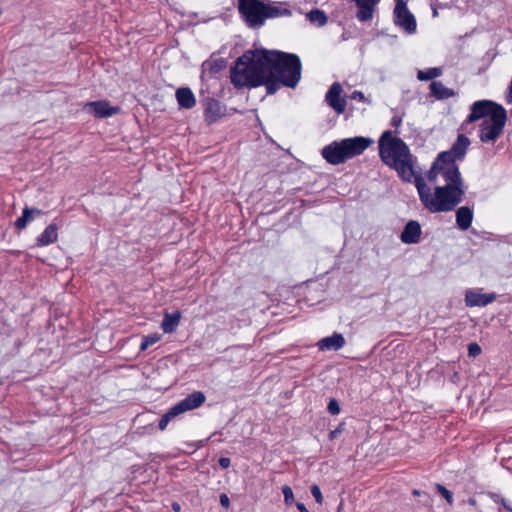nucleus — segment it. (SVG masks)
Wrapping results in <instances>:
<instances>
[{
    "label": "nucleus",
    "instance_id": "nucleus-45",
    "mask_svg": "<svg viewBox=\"0 0 512 512\" xmlns=\"http://www.w3.org/2000/svg\"><path fill=\"white\" fill-rule=\"evenodd\" d=\"M413 494H414V495H416V496H418V495H420V491H418V490H414V491H413Z\"/></svg>",
    "mask_w": 512,
    "mask_h": 512
},
{
    "label": "nucleus",
    "instance_id": "nucleus-1",
    "mask_svg": "<svg viewBox=\"0 0 512 512\" xmlns=\"http://www.w3.org/2000/svg\"><path fill=\"white\" fill-rule=\"evenodd\" d=\"M469 145V138L460 134L449 151L438 155L427 175L434 191L423 179H416L419 198L431 213L452 211L463 201L466 186L455 161L464 158Z\"/></svg>",
    "mask_w": 512,
    "mask_h": 512
},
{
    "label": "nucleus",
    "instance_id": "nucleus-19",
    "mask_svg": "<svg viewBox=\"0 0 512 512\" xmlns=\"http://www.w3.org/2000/svg\"><path fill=\"white\" fill-rule=\"evenodd\" d=\"M456 224L462 231L471 227L473 221V210L467 206H461L456 210Z\"/></svg>",
    "mask_w": 512,
    "mask_h": 512
},
{
    "label": "nucleus",
    "instance_id": "nucleus-28",
    "mask_svg": "<svg viewBox=\"0 0 512 512\" xmlns=\"http://www.w3.org/2000/svg\"><path fill=\"white\" fill-rule=\"evenodd\" d=\"M160 338H161L160 335L157 333L150 334V335L144 337L141 342L140 349L142 351L146 350L151 345L157 343L160 340Z\"/></svg>",
    "mask_w": 512,
    "mask_h": 512
},
{
    "label": "nucleus",
    "instance_id": "nucleus-8",
    "mask_svg": "<svg viewBox=\"0 0 512 512\" xmlns=\"http://www.w3.org/2000/svg\"><path fill=\"white\" fill-rule=\"evenodd\" d=\"M498 108H503L501 105L490 100H479L472 104L471 112L467 117V122L473 123L480 119H487L497 112Z\"/></svg>",
    "mask_w": 512,
    "mask_h": 512
},
{
    "label": "nucleus",
    "instance_id": "nucleus-42",
    "mask_svg": "<svg viewBox=\"0 0 512 512\" xmlns=\"http://www.w3.org/2000/svg\"><path fill=\"white\" fill-rule=\"evenodd\" d=\"M392 123H393V125L398 126V125H400L401 120H400V119L393 118V119H392Z\"/></svg>",
    "mask_w": 512,
    "mask_h": 512
},
{
    "label": "nucleus",
    "instance_id": "nucleus-2",
    "mask_svg": "<svg viewBox=\"0 0 512 512\" xmlns=\"http://www.w3.org/2000/svg\"><path fill=\"white\" fill-rule=\"evenodd\" d=\"M267 73V93H275L282 85L290 88L297 86L301 78V61L295 54L265 50Z\"/></svg>",
    "mask_w": 512,
    "mask_h": 512
},
{
    "label": "nucleus",
    "instance_id": "nucleus-7",
    "mask_svg": "<svg viewBox=\"0 0 512 512\" xmlns=\"http://www.w3.org/2000/svg\"><path fill=\"white\" fill-rule=\"evenodd\" d=\"M394 22L408 34L416 31V20L413 14L408 10L404 0H396L394 9Z\"/></svg>",
    "mask_w": 512,
    "mask_h": 512
},
{
    "label": "nucleus",
    "instance_id": "nucleus-11",
    "mask_svg": "<svg viewBox=\"0 0 512 512\" xmlns=\"http://www.w3.org/2000/svg\"><path fill=\"white\" fill-rule=\"evenodd\" d=\"M84 110L97 118H106L120 112L119 106H111L108 101H94L85 104Z\"/></svg>",
    "mask_w": 512,
    "mask_h": 512
},
{
    "label": "nucleus",
    "instance_id": "nucleus-24",
    "mask_svg": "<svg viewBox=\"0 0 512 512\" xmlns=\"http://www.w3.org/2000/svg\"><path fill=\"white\" fill-rule=\"evenodd\" d=\"M41 214H42V211L37 208L25 207L23 209L22 216L16 220L15 226L19 229H24L27 226V223L32 219L33 215H41Z\"/></svg>",
    "mask_w": 512,
    "mask_h": 512
},
{
    "label": "nucleus",
    "instance_id": "nucleus-4",
    "mask_svg": "<svg viewBox=\"0 0 512 512\" xmlns=\"http://www.w3.org/2000/svg\"><path fill=\"white\" fill-rule=\"evenodd\" d=\"M379 156L384 164L393 168L404 181L414 177L413 157L406 143L392 135L391 131L382 133L379 139Z\"/></svg>",
    "mask_w": 512,
    "mask_h": 512
},
{
    "label": "nucleus",
    "instance_id": "nucleus-31",
    "mask_svg": "<svg viewBox=\"0 0 512 512\" xmlns=\"http://www.w3.org/2000/svg\"><path fill=\"white\" fill-rule=\"evenodd\" d=\"M327 410L332 415H337L340 412V406L336 399H331L329 401Z\"/></svg>",
    "mask_w": 512,
    "mask_h": 512
},
{
    "label": "nucleus",
    "instance_id": "nucleus-18",
    "mask_svg": "<svg viewBox=\"0 0 512 512\" xmlns=\"http://www.w3.org/2000/svg\"><path fill=\"white\" fill-rule=\"evenodd\" d=\"M178 105L183 109H191L196 105V99L192 90L188 87H181L175 93Z\"/></svg>",
    "mask_w": 512,
    "mask_h": 512
},
{
    "label": "nucleus",
    "instance_id": "nucleus-39",
    "mask_svg": "<svg viewBox=\"0 0 512 512\" xmlns=\"http://www.w3.org/2000/svg\"><path fill=\"white\" fill-rule=\"evenodd\" d=\"M490 497L495 503H501V499H504L501 495L496 493L490 494Z\"/></svg>",
    "mask_w": 512,
    "mask_h": 512
},
{
    "label": "nucleus",
    "instance_id": "nucleus-41",
    "mask_svg": "<svg viewBox=\"0 0 512 512\" xmlns=\"http://www.w3.org/2000/svg\"><path fill=\"white\" fill-rule=\"evenodd\" d=\"M296 506L300 512H309L303 503H297Z\"/></svg>",
    "mask_w": 512,
    "mask_h": 512
},
{
    "label": "nucleus",
    "instance_id": "nucleus-22",
    "mask_svg": "<svg viewBox=\"0 0 512 512\" xmlns=\"http://www.w3.org/2000/svg\"><path fill=\"white\" fill-rule=\"evenodd\" d=\"M58 228L55 224L48 225L45 230L38 236L37 244L39 246H47L57 241Z\"/></svg>",
    "mask_w": 512,
    "mask_h": 512
},
{
    "label": "nucleus",
    "instance_id": "nucleus-32",
    "mask_svg": "<svg viewBox=\"0 0 512 512\" xmlns=\"http://www.w3.org/2000/svg\"><path fill=\"white\" fill-rule=\"evenodd\" d=\"M481 353V347L473 342L468 345V355L470 357H477Z\"/></svg>",
    "mask_w": 512,
    "mask_h": 512
},
{
    "label": "nucleus",
    "instance_id": "nucleus-33",
    "mask_svg": "<svg viewBox=\"0 0 512 512\" xmlns=\"http://www.w3.org/2000/svg\"><path fill=\"white\" fill-rule=\"evenodd\" d=\"M311 494L315 498V500L318 504H322L323 496H322L321 490L318 485L311 486Z\"/></svg>",
    "mask_w": 512,
    "mask_h": 512
},
{
    "label": "nucleus",
    "instance_id": "nucleus-43",
    "mask_svg": "<svg viewBox=\"0 0 512 512\" xmlns=\"http://www.w3.org/2000/svg\"><path fill=\"white\" fill-rule=\"evenodd\" d=\"M468 503L472 506H475L476 505V500L474 498H469L468 499Z\"/></svg>",
    "mask_w": 512,
    "mask_h": 512
},
{
    "label": "nucleus",
    "instance_id": "nucleus-35",
    "mask_svg": "<svg viewBox=\"0 0 512 512\" xmlns=\"http://www.w3.org/2000/svg\"><path fill=\"white\" fill-rule=\"evenodd\" d=\"M342 431H343V426L339 425L335 430H332L329 433V439L330 440L336 439L342 433Z\"/></svg>",
    "mask_w": 512,
    "mask_h": 512
},
{
    "label": "nucleus",
    "instance_id": "nucleus-37",
    "mask_svg": "<svg viewBox=\"0 0 512 512\" xmlns=\"http://www.w3.org/2000/svg\"><path fill=\"white\" fill-rule=\"evenodd\" d=\"M218 462L222 469H227L231 464L230 459L227 457H221Z\"/></svg>",
    "mask_w": 512,
    "mask_h": 512
},
{
    "label": "nucleus",
    "instance_id": "nucleus-26",
    "mask_svg": "<svg viewBox=\"0 0 512 512\" xmlns=\"http://www.w3.org/2000/svg\"><path fill=\"white\" fill-rule=\"evenodd\" d=\"M442 75V69L439 67H432L427 70H419L417 73V79L420 81H428L438 78Z\"/></svg>",
    "mask_w": 512,
    "mask_h": 512
},
{
    "label": "nucleus",
    "instance_id": "nucleus-12",
    "mask_svg": "<svg viewBox=\"0 0 512 512\" xmlns=\"http://www.w3.org/2000/svg\"><path fill=\"white\" fill-rule=\"evenodd\" d=\"M342 147V140L334 141L322 149L321 155L330 164L338 165L344 163L347 161V158Z\"/></svg>",
    "mask_w": 512,
    "mask_h": 512
},
{
    "label": "nucleus",
    "instance_id": "nucleus-36",
    "mask_svg": "<svg viewBox=\"0 0 512 512\" xmlns=\"http://www.w3.org/2000/svg\"><path fill=\"white\" fill-rule=\"evenodd\" d=\"M219 500H220V504L224 508H229V506H230V499H229V497L225 493L220 494Z\"/></svg>",
    "mask_w": 512,
    "mask_h": 512
},
{
    "label": "nucleus",
    "instance_id": "nucleus-9",
    "mask_svg": "<svg viewBox=\"0 0 512 512\" xmlns=\"http://www.w3.org/2000/svg\"><path fill=\"white\" fill-rule=\"evenodd\" d=\"M372 144L373 140L371 138L362 136L342 140V148H344L347 160L361 155Z\"/></svg>",
    "mask_w": 512,
    "mask_h": 512
},
{
    "label": "nucleus",
    "instance_id": "nucleus-3",
    "mask_svg": "<svg viewBox=\"0 0 512 512\" xmlns=\"http://www.w3.org/2000/svg\"><path fill=\"white\" fill-rule=\"evenodd\" d=\"M265 60V50L245 52L231 68L230 78L233 85L237 88L261 85L267 87V73L270 72L266 70Z\"/></svg>",
    "mask_w": 512,
    "mask_h": 512
},
{
    "label": "nucleus",
    "instance_id": "nucleus-44",
    "mask_svg": "<svg viewBox=\"0 0 512 512\" xmlns=\"http://www.w3.org/2000/svg\"><path fill=\"white\" fill-rule=\"evenodd\" d=\"M172 507H173V509L175 511H179L180 510V505L178 503H173Z\"/></svg>",
    "mask_w": 512,
    "mask_h": 512
},
{
    "label": "nucleus",
    "instance_id": "nucleus-25",
    "mask_svg": "<svg viewBox=\"0 0 512 512\" xmlns=\"http://www.w3.org/2000/svg\"><path fill=\"white\" fill-rule=\"evenodd\" d=\"M306 18L313 24L321 27L327 23L326 14L319 9H313L306 14Z\"/></svg>",
    "mask_w": 512,
    "mask_h": 512
},
{
    "label": "nucleus",
    "instance_id": "nucleus-21",
    "mask_svg": "<svg viewBox=\"0 0 512 512\" xmlns=\"http://www.w3.org/2000/svg\"><path fill=\"white\" fill-rule=\"evenodd\" d=\"M429 88L430 95L437 100H445L456 95V92L453 89L446 87L440 81H432Z\"/></svg>",
    "mask_w": 512,
    "mask_h": 512
},
{
    "label": "nucleus",
    "instance_id": "nucleus-27",
    "mask_svg": "<svg viewBox=\"0 0 512 512\" xmlns=\"http://www.w3.org/2000/svg\"><path fill=\"white\" fill-rule=\"evenodd\" d=\"M179 416L178 412L172 406L160 419L159 421V429L161 431L165 430L169 424V422Z\"/></svg>",
    "mask_w": 512,
    "mask_h": 512
},
{
    "label": "nucleus",
    "instance_id": "nucleus-20",
    "mask_svg": "<svg viewBox=\"0 0 512 512\" xmlns=\"http://www.w3.org/2000/svg\"><path fill=\"white\" fill-rule=\"evenodd\" d=\"M345 345V339L342 334L334 333L330 337H325L318 342L321 351L339 350Z\"/></svg>",
    "mask_w": 512,
    "mask_h": 512
},
{
    "label": "nucleus",
    "instance_id": "nucleus-34",
    "mask_svg": "<svg viewBox=\"0 0 512 512\" xmlns=\"http://www.w3.org/2000/svg\"><path fill=\"white\" fill-rule=\"evenodd\" d=\"M209 66H210V71L213 73H216V72L220 71L222 68H224L225 64H224V61L217 60V61L209 63Z\"/></svg>",
    "mask_w": 512,
    "mask_h": 512
},
{
    "label": "nucleus",
    "instance_id": "nucleus-10",
    "mask_svg": "<svg viewBox=\"0 0 512 512\" xmlns=\"http://www.w3.org/2000/svg\"><path fill=\"white\" fill-rule=\"evenodd\" d=\"M342 93V85L335 82L331 85L325 96V101L337 114L344 113L346 109V99L342 96Z\"/></svg>",
    "mask_w": 512,
    "mask_h": 512
},
{
    "label": "nucleus",
    "instance_id": "nucleus-30",
    "mask_svg": "<svg viewBox=\"0 0 512 512\" xmlns=\"http://www.w3.org/2000/svg\"><path fill=\"white\" fill-rule=\"evenodd\" d=\"M282 493H283V496H284V501L286 504H291L294 500V495H293V491L291 489L290 486H283L282 487Z\"/></svg>",
    "mask_w": 512,
    "mask_h": 512
},
{
    "label": "nucleus",
    "instance_id": "nucleus-40",
    "mask_svg": "<svg viewBox=\"0 0 512 512\" xmlns=\"http://www.w3.org/2000/svg\"><path fill=\"white\" fill-rule=\"evenodd\" d=\"M501 504L506 510L512 512V506L510 505L509 501L506 499H501Z\"/></svg>",
    "mask_w": 512,
    "mask_h": 512
},
{
    "label": "nucleus",
    "instance_id": "nucleus-14",
    "mask_svg": "<svg viewBox=\"0 0 512 512\" xmlns=\"http://www.w3.org/2000/svg\"><path fill=\"white\" fill-rule=\"evenodd\" d=\"M496 299L494 293H481L480 291L470 290L466 292L465 303L468 307H481L492 303Z\"/></svg>",
    "mask_w": 512,
    "mask_h": 512
},
{
    "label": "nucleus",
    "instance_id": "nucleus-17",
    "mask_svg": "<svg viewBox=\"0 0 512 512\" xmlns=\"http://www.w3.org/2000/svg\"><path fill=\"white\" fill-rule=\"evenodd\" d=\"M358 8L357 18L360 21L372 19L374 7L379 0H353Z\"/></svg>",
    "mask_w": 512,
    "mask_h": 512
},
{
    "label": "nucleus",
    "instance_id": "nucleus-29",
    "mask_svg": "<svg viewBox=\"0 0 512 512\" xmlns=\"http://www.w3.org/2000/svg\"><path fill=\"white\" fill-rule=\"evenodd\" d=\"M436 488L438 492L447 500V502L451 505L453 503V495L447 490L443 485L437 484Z\"/></svg>",
    "mask_w": 512,
    "mask_h": 512
},
{
    "label": "nucleus",
    "instance_id": "nucleus-16",
    "mask_svg": "<svg viewBox=\"0 0 512 512\" xmlns=\"http://www.w3.org/2000/svg\"><path fill=\"white\" fill-rule=\"evenodd\" d=\"M422 229L417 221H409L403 231L401 232L400 239L405 244H416L420 240Z\"/></svg>",
    "mask_w": 512,
    "mask_h": 512
},
{
    "label": "nucleus",
    "instance_id": "nucleus-6",
    "mask_svg": "<svg viewBox=\"0 0 512 512\" xmlns=\"http://www.w3.org/2000/svg\"><path fill=\"white\" fill-rule=\"evenodd\" d=\"M506 119V110L498 108L492 117L483 120L479 131L480 140L484 143L495 142L503 132Z\"/></svg>",
    "mask_w": 512,
    "mask_h": 512
},
{
    "label": "nucleus",
    "instance_id": "nucleus-5",
    "mask_svg": "<svg viewBox=\"0 0 512 512\" xmlns=\"http://www.w3.org/2000/svg\"><path fill=\"white\" fill-rule=\"evenodd\" d=\"M238 9L251 28L261 27L268 18L290 16L292 14L288 8L265 3L262 0H239Z\"/></svg>",
    "mask_w": 512,
    "mask_h": 512
},
{
    "label": "nucleus",
    "instance_id": "nucleus-13",
    "mask_svg": "<svg viewBox=\"0 0 512 512\" xmlns=\"http://www.w3.org/2000/svg\"><path fill=\"white\" fill-rule=\"evenodd\" d=\"M206 400V396L201 391H194L187 397L176 403L173 407L178 414H183L187 411L194 410L200 407Z\"/></svg>",
    "mask_w": 512,
    "mask_h": 512
},
{
    "label": "nucleus",
    "instance_id": "nucleus-38",
    "mask_svg": "<svg viewBox=\"0 0 512 512\" xmlns=\"http://www.w3.org/2000/svg\"><path fill=\"white\" fill-rule=\"evenodd\" d=\"M350 98L354 99V100H359V101H365L366 100L364 94L361 91H354L351 94Z\"/></svg>",
    "mask_w": 512,
    "mask_h": 512
},
{
    "label": "nucleus",
    "instance_id": "nucleus-23",
    "mask_svg": "<svg viewBox=\"0 0 512 512\" xmlns=\"http://www.w3.org/2000/svg\"><path fill=\"white\" fill-rule=\"evenodd\" d=\"M180 318L181 314L178 311L172 314L166 313L162 321L161 328L165 333H172L179 325Z\"/></svg>",
    "mask_w": 512,
    "mask_h": 512
},
{
    "label": "nucleus",
    "instance_id": "nucleus-15",
    "mask_svg": "<svg viewBox=\"0 0 512 512\" xmlns=\"http://www.w3.org/2000/svg\"><path fill=\"white\" fill-rule=\"evenodd\" d=\"M225 114L221 103L215 99H207L204 105L205 121L208 124L215 123Z\"/></svg>",
    "mask_w": 512,
    "mask_h": 512
}]
</instances>
